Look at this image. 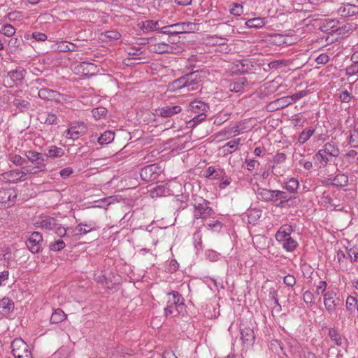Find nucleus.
I'll return each mask as SVG.
<instances>
[{"instance_id": "nucleus-1", "label": "nucleus", "mask_w": 358, "mask_h": 358, "mask_svg": "<svg viewBox=\"0 0 358 358\" xmlns=\"http://www.w3.org/2000/svg\"><path fill=\"white\" fill-rule=\"evenodd\" d=\"M293 228L291 225H283L275 234L276 241L287 252H293L298 247V243L291 237Z\"/></svg>"}, {"instance_id": "nucleus-2", "label": "nucleus", "mask_w": 358, "mask_h": 358, "mask_svg": "<svg viewBox=\"0 0 358 358\" xmlns=\"http://www.w3.org/2000/svg\"><path fill=\"white\" fill-rule=\"evenodd\" d=\"M209 201L202 199L201 202H196L194 204V217L195 220H206L208 217H213L215 214L214 210L209 206Z\"/></svg>"}, {"instance_id": "nucleus-3", "label": "nucleus", "mask_w": 358, "mask_h": 358, "mask_svg": "<svg viewBox=\"0 0 358 358\" xmlns=\"http://www.w3.org/2000/svg\"><path fill=\"white\" fill-rule=\"evenodd\" d=\"M11 348L15 358H33L28 345L22 338L15 339L11 343Z\"/></svg>"}, {"instance_id": "nucleus-4", "label": "nucleus", "mask_w": 358, "mask_h": 358, "mask_svg": "<svg viewBox=\"0 0 358 358\" xmlns=\"http://www.w3.org/2000/svg\"><path fill=\"white\" fill-rule=\"evenodd\" d=\"M160 173L161 168L156 164H153L142 168L140 171V176L145 182H153L158 180Z\"/></svg>"}, {"instance_id": "nucleus-5", "label": "nucleus", "mask_w": 358, "mask_h": 358, "mask_svg": "<svg viewBox=\"0 0 358 358\" xmlns=\"http://www.w3.org/2000/svg\"><path fill=\"white\" fill-rule=\"evenodd\" d=\"M43 236L38 231L33 232L26 242L29 250L34 254L38 253L41 250Z\"/></svg>"}, {"instance_id": "nucleus-6", "label": "nucleus", "mask_w": 358, "mask_h": 358, "mask_svg": "<svg viewBox=\"0 0 358 358\" xmlns=\"http://www.w3.org/2000/svg\"><path fill=\"white\" fill-rule=\"evenodd\" d=\"M324 305L329 313L331 314L339 304L340 299L334 290H328L323 296Z\"/></svg>"}, {"instance_id": "nucleus-7", "label": "nucleus", "mask_w": 358, "mask_h": 358, "mask_svg": "<svg viewBox=\"0 0 358 358\" xmlns=\"http://www.w3.org/2000/svg\"><path fill=\"white\" fill-rule=\"evenodd\" d=\"M58 221L56 218L50 216L40 217L35 222L36 227L41 228L42 229L54 231L55 228L57 226Z\"/></svg>"}, {"instance_id": "nucleus-8", "label": "nucleus", "mask_w": 358, "mask_h": 358, "mask_svg": "<svg viewBox=\"0 0 358 358\" xmlns=\"http://www.w3.org/2000/svg\"><path fill=\"white\" fill-rule=\"evenodd\" d=\"M87 127L84 123H78L76 125L71 126L66 130V137L73 141L77 140L80 136L85 134Z\"/></svg>"}, {"instance_id": "nucleus-9", "label": "nucleus", "mask_w": 358, "mask_h": 358, "mask_svg": "<svg viewBox=\"0 0 358 358\" xmlns=\"http://www.w3.org/2000/svg\"><path fill=\"white\" fill-rule=\"evenodd\" d=\"M26 159L34 165H39V167H45V156L36 151L27 150L24 152Z\"/></svg>"}, {"instance_id": "nucleus-10", "label": "nucleus", "mask_w": 358, "mask_h": 358, "mask_svg": "<svg viewBox=\"0 0 358 358\" xmlns=\"http://www.w3.org/2000/svg\"><path fill=\"white\" fill-rule=\"evenodd\" d=\"M181 110L182 108L180 106H166L156 109L155 115L162 117L167 118L180 113Z\"/></svg>"}, {"instance_id": "nucleus-11", "label": "nucleus", "mask_w": 358, "mask_h": 358, "mask_svg": "<svg viewBox=\"0 0 358 358\" xmlns=\"http://www.w3.org/2000/svg\"><path fill=\"white\" fill-rule=\"evenodd\" d=\"M17 198V193L15 189H0V203L7 204L8 206L14 203L15 199Z\"/></svg>"}, {"instance_id": "nucleus-12", "label": "nucleus", "mask_w": 358, "mask_h": 358, "mask_svg": "<svg viewBox=\"0 0 358 358\" xmlns=\"http://www.w3.org/2000/svg\"><path fill=\"white\" fill-rule=\"evenodd\" d=\"M248 86V80L245 77H239L234 79L229 85V90L235 93H243L245 87Z\"/></svg>"}, {"instance_id": "nucleus-13", "label": "nucleus", "mask_w": 358, "mask_h": 358, "mask_svg": "<svg viewBox=\"0 0 358 358\" xmlns=\"http://www.w3.org/2000/svg\"><path fill=\"white\" fill-rule=\"evenodd\" d=\"M3 179L12 183H16L19 181L22 182L27 179V177H25L24 171L19 169L6 172L3 174Z\"/></svg>"}, {"instance_id": "nucleus-14", "label": "nucleus", "mask_w": 358, "mask_h": 358, "mask_svg": "<svg viewBox=\"0 0 358 358\" xmlns=\"http://www.w3.org/2000/svg\"><path fill=\"white\" fill-rule=\"evenodd\" d=\"M38 97L45 101H55L56 102L60 101L61 94L57 91L52 90L48 88H41L38 92Z\"/></svg>"}, {"instance_id": "nucleus-15", "label": "nucleus", "mask_w": 358, "mask_h": 358, "mask_svg": "<svg viewBox=\"0 0 358 358\" xmlns=\"http://www.w3.org/2000/svg\"><path fill=\"white\" fill-rule=\"evenodd\" d=\"M196 72V71L194 72H192L190 73H187L183 76V78H185V88H187L188 92L197 90L199 87V79L196 78H193V75Z\"/></svg>"}, {"instance_id": "nucleus-16", "label": "nucleus", "mask_w": 358, "mask_h": 358, "mask_svg": "<svg viewBox=\"0 0 358 358\" xmlns=\"http://www.w3.org/2000/svg\"><path fill=\"white\" fill-rule=\"evenodd\" d=\"M241 338L244 345H252L255 341V335L253 330L249 327L241 328Z\"/></svg>"}, {"instance_id": "nucleus-17", "label": "nucleus", "mask_w": 358, "mask_h": 358, "mask_svg": "<svg viewBox=\"0 0 358 358\" xmlns=\"http://www.w3.org/2000/svg\"><path fill=\"white\" fill-rule=\"evenodd\" d=\"M338 13L342 17H350L358 13V6L347 3L341 6L338 10Z\"/></svg>"}, {"instance_id": "nucleus-18", "label": "nucleus", "mask_w": 358, "mask_h": 358, "mask_svg": "<svg viewBox=\"0 0 358 358\" xmlns=\"http://www.w3.org/2000/svg\"><path fill=\"white\" fill-rule=\"evenodd\" d=\"M185 310V303H178V305H167L164 308V314L167 317H174L179 315Z\"/></svg>"}, {"instance_id": "nucleus-19", "label": "nucleus", "mask_w": 358, "mask_h": 358, "mask_svg": "<svg viewBox=\"0 0 358 358\" xmlns=\"http://www.w3.org/2000/svg\"><path fill=\"white\" fill-rule=\"evenodd\" d=\"M55 45L57 50L62 52H76L79 49L76 44L64 41L57 42Z\"/></svg>"}, {"instance_id": "nucleus-20", "label": "nucleus", "mask_w": 358, "mask_h": 358, "mask_svg": "<svg viewBox=\"0 0 358 358\" xmlns=\"http://www.w3.org/2000/svg\"><path fill=\"white\" fill-rule=\"evenodd\" d=\"M315 163L319 168H324L329 162V155L322 149L319 150L314 156Z\"/></svg>"}, {"instance_id": "nucleus-21", "label": "nucleus", "mask_w": 358, "mask_h": 358, "mask_svg": "<svg viewBox=\"0 0 358 358\" xmlns=\"http://www.w3.org/2000/svg\"><path fill=\"white\" fill-rule=\"evenodd\" d=\"M189 106L192 111L196 114L206 113L209 109L208 104L199 100H194L190 103Z\"/></svg>"}, {"instance_id": "nucleus-22", "label": "nucleus", "mask_w": 358, "mask_h": 358, "mask_svg": "<svg viewBox=\"0 0 358 358\" xmlns=\"http://www.w3.org/2000/svg\"><path fill=\"white\" fill-rule=\"evenodd\" d=\"M322 149L329 157H337L340 155V150L334 141L326 143Z\"/></svg>"}, {"instance_id": "nucleus-23", "label": "nucleus", "mask_w": 358, "mask_h": 358, "mask_svg": "<svg viewBox=\"0 0 358 358\" xmlns=\"http://www.w3.org/2000/svg\"><path fill=\"white\" fill-rule=\"evenodd\" d=\"M90 226L91 224L80 223L75 228H73L71 235L72 237H77L92 231L93 229H94V227H90Z\"/></svg>"}, {"instance_id": "nucleus-24", "label": "nucleus", "mask_w": 358, "mask_h": 358, "mask_svg": "<svg viewBox=\"0 0 358 358\" xmlns=\"http://www.w3.org/2000/svg\"><path fill=\"white\" fill-rule=\"evenodd\" d=\"M236 66L237 71L241 74L249 73L252 71L254 68L252 62L249 59H242L237 61Z\"/></svg>"}, {"instance_id": "nucleus-25", "label": "nucleus", "mask_w": 358, "mask_h": 358, "mask_svg": "<svg viewBox=\"0 0 358 358\" xmlns=\"http://www.w3.org/2000/svg\"><path fill=\"white\" fill-rule=\"evenodd\" d=\"M328 180L330 181L329 185L343 187L348 184V176L345 174H338L333 178H329Z\"/></svg>"}, {"instance_id": "nucleus-26", "label": "nucleus", "mask_w": 358, "mask_h": 358, "mask_svg": "<svg viewBox=\"0 0 358 358\" xmlns=\"http://www.w3.org/2000/svg\"><path fill=\"white\" fill-rule=\"evenodd\" d=\"M173 46L164 43H159L150 46L152 52L157 54L170 53L173 52Z\"/></svg>"}, {"instance_id": "nucleus-27", "label": "nucleus", "mask_w": 358, "mask_h": 358, "mask_svg": "<svg viewBox=\"0 0 358 358\" xmlns=\"http://www.w3.org/2000/svg\"><path fill=\"white\" fill-rule=\"evenodd\" d=\"M182 26L183 25L180 24V23L165 26L162 28L161 32L168 35H176L183 33L184 29H182Z\"/></svg>"}, {"instance_id": "nucleus-28", "label": "nucleus", "mask_w": 358, "mask_h": 358, "mask_svg": "<svg viewBox=\"0 0 358 358\" xmlns=\"http://www.w3.org/2000/svg\"><path fill=\"white\" fill-rule=\"evenodd\" d=\"M14 308V303L9 298L4 297L0 300V313L3 315L10 313Z\"/></svg>"}, {"instance_id": "nucleus-29", "label": "nucleus", "mask_w": 358, "mask_h": 358, "mask_svg": "<svg viewBox=\"0 0 358 358\" xmlns=\"http://www.w3.org/2000/svg\"><path fill=\"white\" fill-rule=\"evenodd\" d=\"M170 194V189L167 185H157L150 191L152 198L165 196Z\"/></svg>"}, {"instance_id": "nucleus-30", "label": "nucleus", "mask_w": 358, "mask_h": 358, "mask_svg": "<svg viewBox=\"0 0 358 358\" xmlns=\"http://www.w3.org/2000/svg\"><path fill=\"white\" fill-rule=\"evenodd\" d=\"M184 299L178 292L173 291L167 294V305H178L185 303Z\"/></svg>"}, {"instance_id": "nucleus-31", "label": "nucleus", "mask_w": 358, "mask_h": 358, "mask_svg": "<svg viewBox=\"0 0 358 358\" xmlns=\"http://www.w3.org/2000/svg\"><path fill=\"white\" fill-rule=\"evenodd\" d=\"M266 22L265 17H255L248 20L245 24L249 28L260 29L266 24Z\"/></svg>"}, {"instance_id": "nucleus-32", "label": "nucleus", "mask_w": 358, "mask_h": 358, "mask_svg": "<svg viewBox=\"0 0 358 358\" xmlns=\"http://www.w3.org/2000/svg\"><path fill=\"white\" fill-rule=\"evenodd\" d=\"M66 318V313L60 308L54 310L50 317L51 324H58Z\"/></svg>"}, {"instance_id": "nucleus-33", "label": "nucleus", "mask_w": 358, "mask_h": 358, "mask_svg": "<svg viewBox=\"0 0 358 358\" xmlns=\"http://www.w3.org/2000/svg\"><path fill=\"white\" fill-rule=\"evenodd\" d=\"M64 155V151L62 148H59L55 145L50 146L48 149V152L44 155L45 159L50 157L52 158L60 157Z\"/></svg>"}, {"instance_id": "nucleus-34", "label": "nucleus", "mask_w": 358, "mask_h": 358, "mask_svg": "<svg viewBox=\"0 0 358 358\" xmlns=\"http://www.w3.org/2000/svg\"><path fill=\"white\" fill-rule=\"evenodd\" d=\"M314 133L315 129H313V127H308L303 130V131L300 134L298 138V141L299 144L302 145L305 143L306 141H308L313 135Z\"/></svg>"}, {"instance_id": "nucleus-35", "label": "nucleus", "mask_w": 358, "mask_h": 358, "mask_svg": "<svg viewBox=\"0 0 358 358\" xmlns=\"http://www.w3.org/2000/svg\"><path fill=\"white\" fill-rule=\"evenodd\" d=\"M72 229L73 228H65L58 222L57 226L55 228L54 231L58 236L65 238L72 237Z\"/></svg>"}, {"instance_id": "nucleus-36", "label": "nucleus", "mask_w": 358, "mask_h": 358, "mask_svg": "<svg viewBox=\"0 0 358 358\" xmlns=\"http://www.w3.org/2000/svg\"><path fill=\"white\" fill-rule=\"evenodd\" d=\"M115 134L110 131H104L98 138L100 145H107L114 140Z\"/></svg>"}, {"instance_id": "nucleus-37", "label": "nucleus", "mask_w": 358, "mask_h": 358, "mask_svg": "<svg viewBox=\"0 0 358 358\" xmlns=\"http://www.w3.org/2000/svg\"><path fill=\"white\" fill-rule=\"evenodd\" d=\"M299 187V182L294 178L289 179L284 186V188L291 194L296 193Z\"/></svg>"}, {"instance_id": "nucleus-38", "label": "nucleus", "mask_w": 358, "mask_h": 358, "mask_svg": "<svg viewBox=\"0 0 358 358\" xmlns=\"http://www.w3.org/2000/svg\"><path fill=\"white\" fill-rule=\"evenodd\" d=\"M13 103L20 112H25L30 107V103L28 101L20 98H15Z\"/></svg>"}, {"instance_id": "nucleus-39", "label": "nucleus", "mask_w": 358, "mask_h": 358, "mask_svg": "<svg viewBox=\"0 0 358 358\" xmlns=\"http://www.w3.org/2000/svg\"><path fill=\"white\" fill-rule=\"evenodd\" d=\"M206 119V114L201 113V114L196 115L192 120L187 122V127L189 129L194 128L199 123L204 121Z\"/></svg>"}, {"instance_id": "nucleus-40", "label": "nucleus", "mask_w": 358, "mask_h": 358, "mask_svg": "<svg viewBox=\"0 0 358 358\" xmlns=\"http://www.w3.org/2000/svg\"><path fill=\"white\" fill-rule=\"evenodd\" d=\"M79 68L83 70L84 75H94L96 70V66L93 63L90 62H82L79 65Z\"/></svg>"}, {"instance_id": "nucleus-41", "label": "nucleus", "mask_w": 358, "mask_h": 358, "mask_svg": "<svg viewBox=\"0 0 358 358\" xmlns=\"http://www.w3.org/2000/svg\"><path fill=\"white\" fill-rule=\"evenodd\" d=\"M185 78H183V76L174 80L168 86L169 90L171 91H177L180 89L185 88Z\"/></svg>"}, {"instance_id": "nucleus-42", "label": "nucleus", "mask_w": 358, "mask_h": 358, "mask_svg": "<svg viewBox=\"0 0 358 358\" xmlns=\"http://www.w3.org/2000/svg\"><path fill=\"white\" fill-rule=\"evenodd\" d=\"M273 189H269L267 188L258 187L257 189V194L262 201L265 202H268L269 199L271 196V192Z\"/></svg>"}, {"instance_id": "nucleus-43", "label": "nucleus", "mask_w": 358, "mask_h": 358, "mask_svg": "<svg viewBox=\"0 0 358 358\" xmlns=\"http://www.w3.org/2000/svg\"><path fill=\"white\" fill-rule=\"evenodd\" d=\"M22 171H24L25 174V177L27 175H34L37 174L39 172L43 171L45 170V167H39V165H34L32 167L26 166L22 168Z\"/></svg>"}, {"instance_id": "nucleus-44", "label": "nucleus", "mask_w": 358, "mask_h": 358, "mask_svg": "<svg viewBox=\"0 0 358 358\" xmlns=\"http://www.w3.org/2000/svg\"><path fill=\"white\" fill-rule=\"evenodd\" d=\"M241 139L236 138L231 140L229 141L227 143H226L223 147L222 149L224 152L227 153H231V150H229L228 148L232 149L233 150H236L238 148V145L240 144Z\"/></svg>"}, {"instance_id": "nucleus-45", "label": "nucleus", "mask_w": 358, "mask_h": 358, "mask_svg": "<svg viewBox=\"0 0 358 358\" xmlns=\"http://www.w3.org/2000/svg\"><path fill=\"white\" fill-rule=\"evenodd\" d=\"M24 69H16L8 72V76L13 81H21L24 78Z\"/></svg>"}, {"instance_id": "nucleus-46", "label": "nucleus", "mask_w": 358, "mask_h": 358, "mask_svg": "<svg viewBox=\"0 0 358 358\" xmlns=\"http://www.w3.org/2000/svg\"><path fill=\"white\" fill-rule=\"evenodd\" d=\"M203 225L209 230L215 232H220L222 227L223 224L219 220H215L211 222L203 224Z\"/></svg>"}, {"instance_id": "nucleus-47", "label": "nucleus", "mask_w": 358, "mask_h": 358, "mask_svg": "<svg viewBox=\"0 0 358 358\" xmlns=\"http://www.w3.org/2000/svg\"><path fill=\"white\" fill-rule=\"evenodd\" d=\"M329 336L332 341L337 345H341L343 343V338L341 335L335 329H331L329 331Z\"/></svg>"}, {"instance_id": "nucleus-48", "label": "nucleus", "mask_w": 358, "mask_h": 358, "mask_svg": "<svg viewBox=\"0 0 358 358\" xmlns=\"http://www.w3.org/2000/svg\"><path fill=\"white\" fill-rule=\"evenodd\" d=\"M262 215V211L258 209H252L248 213V217L250 223H255L259 219Z\"/></svg>"}, {"instance_id": "nucleus-49", "label": "nucleus", "mask_w": 358, "mask_h": 358, "mask_svg": "<svg viewBox=\"0 0 358 358\" xmlns=\"http://www.w3.org/2000/svg\"><path fill=\"white\" fill-rule=\"evenodd\" d=\"M348 144L352 148H358V130L354 129L350 132Z\"/></svg>"}, {"instance_id": "nucleus-50", "label": "nucleus", "mask_w": 358, "mask_h": 358, "mask_svg": "<svg viewBox=\"0 0 358 358\" xmlns=\"http://www.w3.org/2000/svg\"><path fill=\"white\" fill-rule=\"evenodd\" d=\"M8 158L9 160L16 166H22L27 162L25 158H23L17 154H10Z\"/></svg>"}, {"instance_id": "nucleus-51", "label": "nucleus", "mask_w": 358, "mask_h": 358, "mask_svg": "<svg viewBox=\"0 0 358 358\" xmlns=\"http://www.w3.org/2000/svg\"><path fill=\"white\" fill-rule=\"evenodd\" d=\"M92 113L96 120L105 117L107 114V109L104 107H98L92 109Z\"/></svg>"}, {"instance_id": "nucleus-52", "label": "nucleus", "mask_w": 358, "mask_h": 358, "mask_svg": "<svg viewBox=\"0 0 358 358\" xmlns=\"http://www.w3.org/2000/svg\"><path fill=\"white\" fill-rule=\"evenodd\" d=\"M278 200L287 201L289 203H293L294 204H297L299 200H296V197L288 196L285 192L280 190V194L278 195Z\"/></svg>"}, {"instance_id": "nucleus-53", "label": "nucleus", "mask_w": 358, "mask_h": 358, "mask_svg": "<svg viewBox=\"0 0 358 358\" xmlns=\"http://www.w3.org/2000/svg\"><path fill=\"white\" fill-rule=\"evenodd\" d=\"M229 11L231 14L235 16H241L243 13V8L242 5L234 3L230 5Z\"/></svg>"}, {"instance_id": "nucleus-54", "label": "nucleus", "mask_w": 358, "mask_h": 358, "mask_svg": "<svg viewBox=\"0 0 358 358\" xmlns=\"http://www.w3.org/2000/svg\"><path fill=\"white\" fill-rule=\"evenodd\" d=\"M66 246L65 242L62 240H57L54 243H50L49 249L54 252H59L64 249Z\"/></svg>"}, {"instance_id": "nucleus-55", "label": "nucleus", "mask_w": 358, "mask_h": 358, "mask_svg": "<svg viewBox=\"0 0 358 358\" xmlns=\"http://www.w3.org/2000/svg\"><path fill=\"white\" fill-rule=\"evenodd\" d=\"M345 250L348 253V257L352 262L357 261V259H358V248L357 247L355 246L350 249L346 248Z\"/></svg>"}, {"instance_id": "nucleus-56", "label": "nucleus", "mask_w": 358, "mask_h": 358, "mask_svg": "<svg viewBox=\"0 0 358 358\" xmlns=\"http://www.w3.org/2000/svg\"><path fill=\"white\" fill-rule=\"evenodd\" d=\"M290 99H290L289 96H284V97L277 99L275 101V103L278 106V108H283L290 105L291 103H292V102Z\"/></svg>"}, {"instance_id": "nucleus-57", "label": "nucleus", "mask_w": 358, "mask_h": 358, "mask_svg": "<svg viewBox=\"0 0 358 358\" xmlns=\"http://www.w3.org/2000/svg\"><path fill=\"white\" fill-rule=\"evenodd\" d=\"M358 303L357 299L352 296H348L346 299V308L348 311H353L355 310V306Z\"/></svg>"}, {"instance_id": "nucleus-58", "label": "nucleus", "mask_w": 358, "mask_h": 358, "mask_svg": "<svg viewBox=\"0 0 358 358\" xmlns=\"http://www.w3.org/2000/svg\"><path fill=\"white\" fill-rule=\"evenodd\" d=\"M327 283L326 281L320 280L318 282V285H316V291L315 293L319 295L320 294H322V296H324L327 292H328V290H327Z\"/></svg>"}, {"instance_id": "nucleus-59", "label": "nucleus", "mask_w": 358, "mask_h": 358, "mask_svg": "<svg viewBox=\"0 0 358 358\" xmlns=\"http://www.w3.org/2000/svg\"><path fill=\"white\" fill-rule=\"evenodd\" d=\"M3 34L6 36H13L15 33V29L11 24L4 25L0 31Z\"/></svg>"}, {"instance_id": "nucleus-60", "label": "nucleus", "mask_w": 358, "mask_h": 358, "mask_svg": "<svg viewBox=\"0 0 358 358\" xmlns=\"http://www.w3.org/2000/svg\"><path fill=\"white\" fill-rule=\"evenodd\" d=\"M303 299L306 303L310 306L315 303V296L310 291H306L303 294Z\"/></svg>"}, {"instance_id": "nucleus-61", "label": "nucleus", "mask_w": 358, "mask_h": 358, "mask_svg": "<svg viewBox=\"0 0 358 358\" xmlns=\"http://www.w3.org/2000/svg\"><path fill=\"white\" fill-rule=\"evenodd\" d=\"M158 22L153 20H147L143 22V29L147 31L157 29Z\"/></svg>"}, {"instance_id": "nucleus-62", "label": "nucleus", "mask_w": 358, "mask_h": 358, "mask_svg": "<svg viewBox=\"0 0 358 358\" xmlns=\"http://www.w3.org/2000/svg\"><path fill=\"white\" fill-rule=\"evenodd\" d=\"M283 282L288 287H294L296 284V278L294 275L288 274L283 278Z\"/></svg>"}, {"instance_id": "nucleus-63", "label": "nucleus", "mask_w": 358, "mask_h": 358, "mask_svg": "<svg viewBox=\"0 0 358 358\" xmlns=\"http://www.w3.org/2000/svg\"><path fill=\"white\" fill-rule=\"evenodd\" d=\"M43 122L49 125L56 124L57 123V117L55 114L48 113Z\"/></svg>"}, {"instance_id": "nucleus-64", "label": "nucleus", "mask_w": 358, "mask_h": 358, "mask_svg": "<svg viewBox=\"0 0 358 358\" xmlns=\"http://www.w3.org/2000/svg\"><path fill=\"white\" fill-rule=\"evenodd\" d=\"M32 38L38 42L45 41L48 39V36L45 34L38 31L33 32Z\"/></svg>"}]
</instances>
